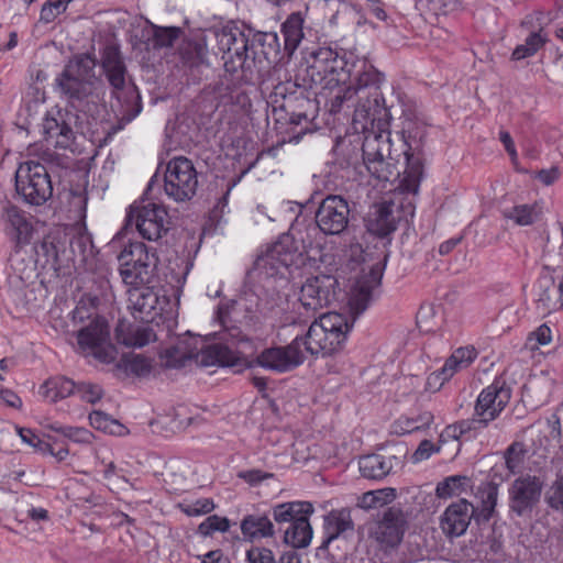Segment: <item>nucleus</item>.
Returning <instances> with one entry per match:
<instances>
[{"label":"nucleus","mask_w":563,"mask_h":563,"mask_svg":"<svg viewBox=\"0 0 563 563\" xmlns=\"http://www.w3.org/2000/svg\"><path fill=\"white\" fill-rule=\"evenodd\" d=\"M230 528V521L225 517L217 515L209 516L198 527V531L202 536H211L216 531L225 532Z\"/></svg>","instance_id":"nucleus-51"},{"label":"nucleus","mask_w":563,"mask_h":563,"mask_svg":"<svg viewBox=\"0 0 563 563\" xmlns=\"http://www.w3.org/2000/svg\"><path fill=\"white\" fill-rule=\"evenodd\" d=\"M354 321L355 317L349 318L338 312L321 314L310 324L306 335L297 336L302 342L306 356H327L340 351Z\"/></svg>","instance_id":"nucleus-3"},{"label":"nucleus","mask_w":563,"mask_h":563,"mask_svg":"<svg viewBox=\"0 0 563 563\" xmlns=\"http://www.w3.org/2000/svg\"><path fill=\"white\" fill-rule=\"evenodd\" d=\"M396 497V490L394 488H384L378 490H372L363 494L358 501V507L364 509H372L382 507Z\"/></svg>","instance_id":"nucleus-42"},{"label":"nucleus","mask_w":563,"mask_h":563,"mask_svg":"<svg viewBox=\"0 0 563 563\" xmlns=\"http://www.w3.org/2000/svg\"><path fill=\"white\" fill-rule=\"evenodd\" d=\"M76 384L68 377L55 376L48 378L41 387L43 395L52 402H56L70 395H75Z\"/></svg>","instance_id":"nucleus-36"},{"label":"nucleus","mask_w":563,"mask_h":563,"mask_svg":"<svg viewBox=\"0 0 563 563\" xmlns=\"http://www.w3.org/2000/svg\"><path fill=\"white\" fill-rule=\"evenodd\" d=\"M441 446L434 445L430 440H422L411 455L412 463L428 460L433 453L440 452Z\"/></svg>","instance_id":"nucleus-62"},{"label":"nucleus","mask_w":563,"mask_h":563,"mask_svg":"<svg viewBox=\"0 0 563 563\" xmlns=\"http://www.w3.org/2000/svg\"><path fill=\"white\" fill-rule=\"evenodd\" d=\"M167 367L180 368L188 361L194 358L199 362V349L192 347L186 340L179 341L176 345L167 349L164 354Z\"/></svg>","instance_id":"nucleus-35"},{"label":"nucleus","mask_w":563,"mask_h":563,"mask_svg":"<svg viewBox=\"0 0 563 563\" xmlns=\"http://www.w3.org/2000/svg\"><path fill=\"white\" fill-rule=\"evenodd\" d=\"M3 231L5 235L14 243V249L29 245L33 238L34 225L32 217L16 206L8 205L1 213Z\"/></svg>","instance_id":"nucleus-19"},{"label":"nucleus","mask_w":563,"mask_h":563,"mask_svg":"<svg viewBox=\"0 0 563 563\" xmlns=\"http://www.w3.org/2000/svg\"><path fill=\"white\" fill-rule=\"evenodd\" d=\"M89 421L95 429L107 433L121 435L124 430L121 423L100 410L92 411L89 415Z\"/></svg>","instance_id":"nucleus-44"},{"label":"nucleus","mask_w":563,"mask_h":563,"mask_svg":"<svg viewBox=\"0 0 563 563\" xmlns=\"http://www.w3.org/2000/svg\"><path fill=\"white\" fill-rule=\"evenodd\" d=\"M306 354L302 350V342L296 336L285 346H272L263 350L256 357L257 364L263 368L286 373L300 366Z\"/></svg>","instance_id":"nucleus-17"},{"label":"nucleus","mask_w":563,"mask_h":563,"mask_svg":"<svg viewBox=\"0 0 563 563\" xmlns=\"http://www.w3.org/2000/svg\"><path fill=\"white\" fill-rule=\"evenodd\" d=\"M79 350L102 363H110L115 357L114 346L110 343V331L107 321L96 318L77 333Z\"/></svg>","instance_id":"nucleus-14"},{"label":"nucleus","mask_w":563,"mask_h":563,"mask_svg":"<svg viewBox=\"0 0 563 563\" xmlns=\"http://www.w3.org/2000/svg\"><path fill=\"white\" fill-rule=\"evenodd\" d=\"M78 117L67 109H52L43 120L42 130L47 145L56 148H70L75 142L74 126Z\"/></svg>","instance_id":"nucleus-15"},{"label":"nucleus","mask_w":563,"mask_h":563,"mask_svg":"<svg viewBox=\"0 0 563 563\" xmlns=\"http://www.w3.org/2000/svg\"><path fill=\"white\" fill-rule=\"evenodd\" d=\"M550 440L549 438H544L543 440H540V444L536 446L532 455L536 457L533 460V464L537 466L539 471H543L549 468L551 461H550Z\"/></svg>","instance_id":"nucleus-56"},{"label":"nucleus","mask_w":563,"mask_h":563,"mask_svg":"<svg viewBox=\"0 0 563 563\" xmlns=\"http://www.w3.org/2000/svg\"><path fill=\"white\" fill-rule=\"evenodd\" d=\"M240 528L244 539L251 542L272 538L275 534V528L271 518L261 512L244 516Z\"/></svg>","instance_id":"nucleus-26"},{"label":"nucleus","mask_w":563,"mask_h":563,"mask_svg":"<svg viewBox=\"0 0 563 563\" xmlns=\"http://www.w3.org/2000/svg\"><path fill=\"white\" fill-rule=\"evenodd\" d=\"M526 444L522 441L512 442L505 451L506 467L512 474L520 473L525 467Z\"/></svg>","instance_id":"nucleus-41"},{"label":"nucleus","mask_w":563,"mask_h":563,"mask_svg":"<svg viewBox=\"0 0 563 563\" xmlns=\"http://www.w3.org/2000/svg\"><path fill=\"white\" fill-rule=\"evenodd\" d=\"M18 434L21 440L34 448L36 451L46 454V451H51V444L43 441L37 434L33 432V430L27 428H16Z\"/></svg>","instance_id":"nucleus-55"},{"label":"nucleus","mask_w":563,"mask_h":563,"mask_svg":"<svg viewBox=\"0 0 563 563\" xmlns=\"http://www.w3.org/2000/svg\"><path fill=\"white\" fill-rule=\"evenodd\" d=\"M554 325L549 322H544L540 324L536 330L530 332V341H534L536 345L530 346V352L532 353V357H534V352L539 346H547L553 340V331Z\"/></svg>","instance_id":"nucleus-50"},{"label":"nucleus","mask_w":563,"mask_h":563,"mask_svg":"<svg viewBox=\"0 0 563 563\" xmlns=\"http://www.w3.org/2000/svg\"><path fill=\"white\" fill-rule=\"evenodd\" d=\"M157 252L153 247L143 245V252L137 262V272L125 269L123 283L130 286L151 284L158 264Z\"/></svg>","instance_id":"nucleus-24"},{"label":"nucleus","mask_w":563,"mask_h":563,"mask_svg":"<svg viewBox=\"0 0 563 563\" xmlns=\"http://www.w3.org/2000/svg\"><path fill=\"white\" fill-rule=\"evenodd\" d=\"M213 509L214 503L210 498L197 499L196 501L186 505V507L183 508L184 512L191 517L209 514Z\"/></svg>","instance_id":"nucleus-60"},{"label":"nucleus","mask_w":563,"mask_h":563,"mask_svg":"<svg viewBox=\"0 0 563 563\" xmlns=\"http://www.w3.org/2000/svg\"><path fill=\"white\" fill-rule=\"evenodd\" d=\"M503 216L507 221H511L516 225H527L528 224V206L527 205H518L511 208H506L503 210Z\"/></svg>","instance_id":"nucleus-59"},{"label":"nucleus","mask_w":563,"mask_h":563,"mask_svg":"<svg viewBox=\"0 0 563 563\" xmlns=\"http://www.w3.org/2000/svg\"><path fill=\"white\" fill-rule=\"evenodd\" d=\"M385 76L368 59L352 52L330 46L313 48L307 53L306 65L298 69L295 80L275 87V96L287 98L299 90L301 97L314 88L338 89L331 99L330 111L339 112L343 104L356 97L353 124L364 134L360 141L363 165L378 180L389 181L399 176L391 156L388 125L389 110L380 86ZM358 140H361L358 137Z\"/></svg>","instance_id":"nucleus-1"},{"label":"nucleus","mask_w":563,"mask_h":563,"mask_svg":"<svg viewBox=\"0 0 563 563\" xmlns=\"http://www.w3.org/2000/svg\"><path fill=\"white\" fill-rule=\"evenodd\" d=\"M252 43L274 51L278 46V37L274 32H257L253 35Z\"/></svg>","instance_id":"nucleus-64"},{"label":"nucleus","mask_w":563,"mask_h":563,"mask_svg":"<svg viewBox=\"0 0 563 563\" xmlns=\"http://www.w3.org/2000/svg\"><path fill=\"white\" fill-rule=\"evenodd\" d=\"M273 551L265 547L253 545L246 551V563H275Z\"/></svg>","instance_id":"nucleus-57"},{"label":"nucleus","mask_w":563,"mask_h":563,"mask_svg":"<svg viewBox=\"0 0 563 563\" xmlns=\"http://www.w3.org/2000/svg\"><path fill=\"white\" fill-rule=\"evenodd\" d=\"M339 282L335 276L318 274L308 277L300 288L299 301L307 317H313L318 310L336 300Z\"/></svg>","instance_id":"nucleus-12"},{"label":"nucleus","mask_w":563,"mask_h":563,"mask_svg":"<svg viewBox=\"0 0 563 563\" xmlns=\"http://www.w3.org/2000/svg\"><path fill=\"white\" fill-rule=\"evenodd\" d=\"M303 16L301 12L291 13L283 23V34L285 38V47L295 51L303 37Z\"/></svg>","instance_id":"nucleus-38"},{"label":"nucleus","mask_w":563,"mask_h":563,"mask_svg":"<svg viewBox=\"0 0 563 563\" xmlns=\"http://www.w3.org/2000/svg\"><path fill=\"white\" fill-rule=\"evenodd\" d=\"M511 517H523L528 510V478H517L509 488Z\"/></svg>","instance_id":"nucleus-37"},{"label":"nucleus","mask_w":563,"mask_h":563,"mask_svg":"<svg viewBox=\"0 0 563 563\" xmlns=\"http://www.w3.org/2000/svg\"><path fill=\"white\" fill-rule=\"evenodd\" d=\"M59 430L60 434L76 443H90L92 439V433L86 428L68 426Z\"/></svg>","instance_id":"nucleus-61"},{"label":"nucleus","mask_w":563,"mask_h":563,"mask_svg":"<svg viewBox=\"0 0 563 563\" xmlns=\"http://www.w3.org/2000/svg\"><path fill=\"white\" fill-rule=\"evenodd\" d=\"M382 278L383 271L378 265H375L356 280L350 298V306L357 314L367 308L372 292L379 286Z\"/></svg>","instance_id":"nucleus-23"},{"label":"nucleus","mask_w":563,"mask_h":563,"mask_svg":"<svg viewBox=\"0 0 563 563\" xmlns=\"http://www.w3.org/2000/svg\"><path fill=\"white\" fill-rule=\"evenodd\" d=\"M408 518L401 507L387 508L369 531L371 538L386 548L397 547L405 534Z\"/></svg>","instance_id":"nucleus-18"},{"label":"nucleus","mask_w":563,"mask_h":563,"mask_svg":"<svg viewBox=\"0 0 563 563\" xmlns=\"http://www.w3.org/2000/svg\"><path fill=\"white\" fill-rule=\"evenodd\" d=\"M336 2V10L329 19L330 25L349 30L365 24L366 20L361 8L343 0Z\"/></svg>","instance_id":"nucleus-30"},{"label":"nucleus","mask_w":563,"mask_h":563,"mask_svg":"<svg viewBox=\"0 0 563 563\" xmlns=\"http://www.w3.org/2000/svg\"><path fill=\"white\" fill-rule=\"evenodd\" d=\"M471 479L465 475H452L439 482L435 494L439 498H450L460 495L470 486Z\"/></svg>","instance_id":"nucleus-40"},{"label":"nucleus","mask_w":563,"mask_h":563,"mask_svg":"<svg viewBox=\"0 0 563 563\" xmlns=\"http://www.w3.org/2000/svg\"><path fill=\"white\" fill-rule=\"evenodd\" d=\"M313 530L309 518H297L287 527L284 532V543L291 547L292 550L307 548L312 539Z\"/></svg>","instance_id":"nucleus-33"},{"label":"nucleus","mask_w":563,"mask_h":563,"mask_svg":"<svg viewBox=\"0 0 563 563\" xmlns=\"http://www.w3.org/2000/svg\"><path fill=\"white\" fill-rule=\"evenodd\" d=\"M351 209L347 200L340 195H328L319 203L314 221L324 235H342L349 229Z\"/></svg>","instance_id":"nucleus-13"},{"label":"nucleus","mask_w":563,"mask_h":563,"mask_svg":"<svg viewBox=\"0 0 563 563\" xmlns=\"http://www.w3.org/2000/svg\"><path fill=\"white\" fill-rule=\"evenodd\" d=\"M70 249L74 254L78 253L81 255L82 261L93 254L92 238L85 227L79 228L77 233L70 240Z\"/></svg>","instance_id":"nucleus-46"},{"label":"nucleus","mask_w":563,"mask_h":563,"mask_svg":"<svg viewBox=\"0 0 563 563\" xmlns=\"http://www.w3.org/2000/svg\"><path fill=\"white\" fill-rule=\"evenodd\" d=\"M143 242L133 241L129 242L120 252L118 260L120 261V276L123 279V272L125 269L137 272V262L143 252Z\"/></svg>","instance_id":"nucleus-39"},{"label":"nucleus","mask_w":563,"mask_h":563,"mask_svg":"<svg viewBox=\"0 0 563 563\" xmlns=\"http://www.w3.org/2000/svg\"><path fill=\"white\" fill-rule=\"evenodd\" d=\"M354 531V522L350 508L332 509L323 518L324 538L320 545L321 550L328 549L329 544L340 538L346 537Z\"/></svg>","instance_id":"nucleus-21"},{"label":"nucleus","mask_w":563,"mask_h":563,"mask_svg":"<svg viewBox=\"0 0 563 563\" xmlns=\"http://www.w3.org/2000/svg\"><path fill=\"white\" fill-rule=\"evenodd\" d=\"M53 154L43 157L46 164L37 161H27L20 164L15 173V188L23 200L33 206H42L53 195L51 172L53 169Z\"/></svg>","instance_id":"nucleus-9"},{"label":"nucleus","mask_w":563,"mask_h":563,"mask_svg":"<svg viewBox=\"0 0 563 563\" xmlns=\"http://www.w3.org/2000/svg\"><path fill=\"white\" fill-rule=\"evenodd\" d=\"M434 317V307L432 305H422L417 312V325L423 332L434 331L435 324L432 323Z\"/></svg>","instance_id":"nucleus-58"},{"label":"nucleus","mask_w":563,"mask_h":563,"mask_svg":"<svg viewBox=\"0 0 563 563\" xmlns=\"http://www.w3.org/2000/svg\"><path fill=\"white\" fill-rule=\"evenodd\" d=\"M124 368L126 372L142 377L151 373L152 362L141 354H133L124 360Z\"/></svg>","instance_id":"nucleus-49"},{"label":"nucleus","mask_w":563,"mask_h":563,"mask_svg":"<svg viewBox=\"0 0 563 563\" xmlns=\"http://www.w3.org/2000/svg\"><path fill=\"white\" fill-rule=\"evenodd\" d=\"M477 357V352L473 346L456 349L445 361L442 368L435 374L442 382L449 380L455 373L467 368Z\"/></svg>","instance_id":"nucleus-32"},{"label":"nucleus","mask_w":563,"mask_h":563,"mask_svg":"<svg viewBox=\"0 0 563 563\" xmlns=\"http://www.w3.org/2000/svg\"><path fill=\"white\" fill-rule=\"evenodd\" d=\"M545 501L553 510L563 511V482L556 479L545 492Z\"/></svg>","instance_id":"nucleus-54"},{"label":"nucleus","mask_w":563,"mask_h":563,"mask_svg":"<svg viewBox=\"0 0 563 563\" xmlns=\"http://www.w3.org/2000/svg\"><path fill=\"white\" fill-rule=\"evenodd\" d=\"M71 0H47L41 10L40 21L44 23L53 22L67 8Z\"/></svg>","instance_id":"nucleus-52"},{"label":"nucleus","mask_w":563,"mask_h":563,"mask_svg":"<svg viewBox=\"0 0 563 563\" xmlns=\"http://www.w3.org/2000/svg\"><path fill=\"white\" fill-rule=\"evenodd\" d=\"M198 173L194 163L185 157L172 158L164 174V191L175 202L191 200L198 189Z\"/></svg>","instance_id":"nucleus-10"},{"label":"nucleus","mask_w":563,"mask_h":563,"mask_svg":"<svg viewBox=\"0 0 563 563\" xmlns=\"http://www.w3.org/2000/svg\"><path fill=\"white\" fill-rule=\"evenodd\" d=\"M434 420L431 411L423 410L411 416H400L391 424V432L397 435L410 434L428 429Z\"/></svg>","instance_id":"nucleus-34"},{"label":"nucleus","mask_w":563,"mask_h":563,"mask_svg":"<svg viewBox=\"0 0 563 563\" xmlns=\"http://www.w3.org/2000/svg\"><path fill=\"white\" fill-rule=\"evenodd\" d=\"M218 47L223 52V73L214 85V91L225 97L244 85L254 82L258 69L255 57L249 55V38L239 29H228L216 33Z\"/></svg>","instance_id":"nucleus-2"},{"label":"nucleus","mask_w":563,"mask_h":563,"mask_svg":"<svg viewBox=\"0 0 563 563\" xmlns=\"http://www.w3.org/2000/svg\"><path fill=\"white\" fill-rule=\"evenodd\" d=\"M305 261L306 258L298 251L294 238L289 234H283L256 257L251 275L260 282L276 277L287 280L286 273L289 268H299L305 264Z\"/></svg>","instance_id":"nucleus-6"},{"label":"nucleus","mask_w":563,"mask_h":563,"mask_svg":"<svg viewBox=\"0 0 563 563\" xmlns=\"http://www.w3.org/2000/svg\"><path fill=\"white\" fill-rule=\"evenodd\" d=\"M181 33V29L177 26H155L153 46L155 48L172 47Z\"/></svg>","instance_id":"nucleus-45"},{"label":"nucleus","mask_w":563,"mask_h":563,"mask_svg":"<svg viewBox=\"0 0 563 563\" xmlns=\"http://www.w3.org/2000/svg\"><path fill=\"white\" fill-rule=\"evenodd\" d=\"M313 511L314 508L309 501H287L272 508L273 518L278 525H290L297 518H309Z\"/></svg>","instance_id":"nucleus-31"},{"label":"nucleus","mask_w":563,"mask_h":563,"mask_svg":"<svg viewBox=\"0 0 563 563\" xmlns=\"http://www.w3.org/2000/svg\"><path fill=\"white\" fill-rule=\"evenodd\" d=\"M96 58L89 53L75 55L56 78V86L73 103H81L92 97L97 87Z\"/></svg>","instance_id":"nucleus-7"},{"label":"nucleus","mask_w":563,"mask_h":563,"mask_svg":"<svg viewBox=\"0 0 563 563\" xmlns=\"http://www.w3.org/2000/svg\"><path fill=\"white\" fill-rule=\"evenodd\" d=\"M400 120L399 134L404 146L402 154L406 168L399 187L405 192L416 195L423 178L422 148L427 135V125L410 109L402 111Z\"/></svg>","instance_id":"nucleus-4"},{"label":"nucleus","mask_w":563,"mask_h":563,"mask_svg":"<svg viewBox=\"0 0 563 563\" xmlns=\"http://www.w3.org/2000/svg\"><path fill=\"white\" fill-rule=\"evenodd\" d=\"M239 361V352L229 343H214L199 350V363L203 366H235Z\"/></svg>","instance_id":"nucleus-25"},{"label":"nucleus","mask_w":563,"mask_h":563,"mask_svg":"<svg viewBox=\"0 0 563 563\" xmlns=\"http://www.w3.org/2000/svg\"><path fill=\"white\" fill-rule=\"evenodd\" d=\"M369 233L385 238L397 229V221L389 206L380 205L366 219Z\"/></svg>","instance_id":"nucleus-28"},{"label":"nucleus","mask_w":563,"mask_h":563,"mask_svg":"<svg viewBox=\"0 0 563 563\" xmlns=\"http://www.w3.org/2000/svg\"><path fill=\"white\" fill-rule=\"evenodd\" d=\"M115 339L129 347H142L154 339L153 330L147 325H133L124 320L115 327Z\"/></svg>","instance_id":"nucleus-27"},{"label":"nucleus","mask_w":563,"mask_h":563,"mask_svg":"<svg viewBox=\"0 0 563 563\" xmlns=\"http://www.w3.org/2000/svg\"><path fill=\"white\" fill-rule=\"evenodd\" d=\"M142 111L141 97L136 90H131L125 96V103L122 104V111L120 117L121 126L130 123L135 119Z\"/></svg>","instance_id":"nucleus-48"},{"label":"nucleus","mask_w":563,"mask_h":563,"mask_svg":"<svg viewBox=\"0 0 563 563\" xmlns=\"http://www.w3.org/2000/svg\"><path fill=\"white\" fill-rule=\"evenodd\" d=\"M560 169L552 166L547 169H540L534 174V179L544 186L553 185L560 178Z\"/></svg>","instance_id":"nucleus-63"},{"label":"nucleus","mask_w":563,"mask_h":563,"mask_svg":"<svg viewBox=\"0 0 563 563\" xmlns=\"http://www.w3.org/2000/svg\"><path fill=\"white\" fill-rule=\"evenodd\" d=\"M510 399V389L505 382L495 379L479 394L475 405V417L470 420H462L446 428L450 437L460 439L465 433L484 428L504 410Z\"/></svg>","instance_id":"nucleus-8"},{"label":"nucleus","mask_w":563,"mask_h":563,"mask_svg":"<svg viewBox=\"0 0 563 563\" xmlns=\"http://www.w3.org/2000/svg\"><path fill=\"white\" fill-rule=\"evenodd\" d=\"M128 296L129 309L132 310L135 319L150 322L161 314L159 297L153 287L146 285L132 286L128 290Z\"/></svg>","instance_id":"nucleus-20"},{"label":"nucleus","mask_w":563,"mask_h":563,"mask_svg":"<svg viewBox=\"0 0 563 563\" xmlns=\"http://www.w3.org/2000/svg\"><path fill=\"white\" fill-rule=\"evenodd\" d=\"M75 395L84 401L95 404L101 399L103 391L97 384L81 382L76 384Z\"/></svg>","instance_id":"nucleus-53"},{"label":"nucleus","mask_w":563,"mask_h":563,"mask_svg":"<svg viewBox=\"0 0 563 563\" xmlns=\"http://www.w3.org/2000/svg\"><path fill=\"white\" fill-rule=\"evenodd\" d=\"M335 154L339 157L342 156V158H338L341 167L355 166L358 163L360 157H362L360 140H357L355 144L352 142L346 143L345 141H341L335 146Z\"/></svg>","instance_id":"nucleus-43"},{"label":"nucleus","mask_w":563,"mask_h":563,"mask_svg":"<svg viewBox=\"0 0 563 563\" xmlns=\"http://www.w3.org/2000/svg\"><path fill=\"white\" fill-rule=\"evenodd\" d=\"M128 220L135 223L143 239L152 242H158L168 233L172 225L167 208L155 202L131 206Z\"/></svg>","instance_id":"nucleus-11"},{"label":"nucleus","mask_w":563,"mask_h":563,"mask_svg":"<svg viewBox=\"0 0 563 563\" xmlns=\"http://www.w3.org/2000/svg\"><path fill=\"white\" fill-rule=\"evenodd\" d=\"M101 67L111 87L117 90L124 88L128 70L119 46L114 44L104 46L101 52Z\"/></svg>","instance_id":"nucleus-22"},{"label":"nucleus","mask_w":563,"mask_h":563,"mask_svg":"<svg viewBox=\"0 0 563 563\" xmlns=\"http://www.w3.org/2000/svg\"><path fill=\"white\" fill-rule=\"evenodd\" d=\"M181 69L194 81L199 82L210 67L207 38L198 34L184 38L178 47Z\"/></svg>","instance_id":"nucleus-16"},{"label":"nucleus","mask_w":563,"mask_h":563,"mask_svg":"<svg viewBox=\"0 0 563 563\" xmlns=\"http://www.w3.org/2000/svg\"><path fill=\"white\" fill-rule=\"evenodd\" d=\"M482 504L474 506L465 498L450 504L440 516V529L445 537L453 539L463 536L471 521H488L497 505L498 488L494 484H486L482 489Z\"/></svg>","instance_id":"nucleus-5"},{"label":"nucleus","mask_w":563,"mask_h":563,"mask_svg":"<svg viewBox=\"0 0 563 563\" xmlns=\"http://www.w3.org/2000/svg\"><path fill=\"white\" fill-rule=\"evenodd\" d=\"M395 456H385L382 454H368L362 456L358 461V467L362 476L368 479H383L394 467Z\"/></svg>","instance_id":"nucleus-29"},{"label":"nucleus","mask_w":563,"mask_h":563,"mask_svg":"<svg viewBox=\"0 0 563 563\" xmlns=\"http://www.w3.org/2000/svg\"><path fill=\"white\" fill-rule=\"evenodd\" d=\"M534 19L538 23V31L530 32V55L540 49L547 42L548 34L544 32L550 21V14L538 11L534 13Z\"/></svg>","instance_id":"nucleus-47"}]
</instances>
